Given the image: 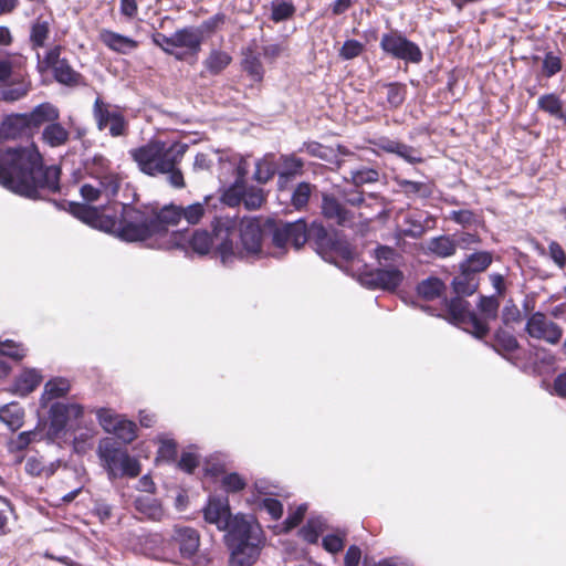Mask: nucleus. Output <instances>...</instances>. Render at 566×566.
Wrapping results in <instances>:
<instances>
[{
	"label": "nucleus",
	"instance_id": "obj_5",
	"mask_svg": "<svg viewBox=\"0 0 566 566\" xmlns=\"http://www.w3.org/2000/svg\"><path fill=\"white\" fill-rule=\"evenodd\" d=\"M105 221L108 233L125 242H144L155 237L153 205L120 203L119 214Z\"/></svg>",
	"mask_w": 566,
	"mask_h": 566
},
{
	"label": "nucleus",
	"instance_id": "obj_7",
	"mask_svg": "<svg viewBox=\"0 0 566 566\" xmlns=\"http://www.w3.org/2000/svg\"><path fill=\"white\" fill-rule=\"evenodd\" d=\"M97 452L111 480L117 478L135 479L142 472V464L138 459L132 457L127 449L120 447L111 438L99 442Z\"/></svg>",
	"mask_w": 566,
	"mask_h": 566
},
{
	"label": "nucleus",
	"instance_id": "obj_18",
	"mask_svg": "<svg viewBox=\"0 0 566 566\" xmlns=\"http://www.w3.org/2000/svg\"><path fill=\"white\" fill-rule=\"evenodd\" d=\"M231 516L228 497H209L207 505L203 507V517L207 523L214 524L218 530L222 531L229 526Z\"/></svg>",
	"mask_w": 566,
	"mask_h": 566
},
{
	"label": "nucleus",
	"instance_id": "obj_12",
	"mask_svg": "<svg viewBox=\"0 0 566 566\" xmlns=\"http://www.w3.org/2000/svg\"><path fill=\"white\" fill-rule=\"evenodd\" d=\"M525 332L531 338L543 340L549 345L559 344L564 334L560 325L549 319L545 313L539 311L528 316Z\"/></svg>",
	"mask_w": 566,
	"mask_h": 566
},
{
	"label": "nucleus",
	"instance_id": "obj_16",
	"mask_svg": "<svg viewBox=\"0 0 566 566\" xmlns=\"http://www.w3.org/2000/svg\"><path fill=\"white\" fill-rule=\"evenodd\" d=\"M228 546L231 549L230 566H252L260 557L262 536Z\"/></svg>",
	"mask_w": 566,
	"mask_h": 566
},
{
	"label": "nucleus",
	"instance_id": "obj_35",
	"mask_svg": "<svg viewBox=\"0 0 566 566\" xmlns=\"http://www.w3.org/2000/svg\"><path fill=\"white\" fill-rule=\"evenodd\" d=\"M417 294L424 301H433L446 291L444 282L437 276H429L417 284Z\"/></svg>",
	"mask_w": 566,
	"mask_h": 566
},
{
	"label": "nucleus",
	"instance_id": "obj_22",
	"mask_svg": "<svg viewBox=\"0 0 566 566\" xmlns=\"http://www.w3.org/2000/svg\"><path fill=\"white\" fill-rule=\"evenodd\" d=\"M241 67L254 82H262L264 67L261 62V53L255 40H252L241 52Z\"/></svg>",
	"mask_w": 566,
	"mask_h": 566
},
{
	"label": "nucleus",
	"instance_id": "obj_36",
	"mask_svg": "<svg viewBox=\"0 0 566 566\" xmlns=\"http://www.w3.org/2000/svg\"><path fill=\"white\" fill-rule=\"evenodd\" d=\"M0 420L7 424L10 430L17 431L23 426L24 409L17 402L4 405L0 408Z\"/></svg>",
	"mask_w": 566,
	"mask_h": 566
},
{
	"label": "nucleus",
	"instance_id": "obj_56",
	"mask_svg": "<svg viewBox=\"0 0 566 566\" xmlns=\"http://www.w3.org/2000/svg\"><path fill=\"white\" fill-rule=\"evenodd\" d=\"M86 169L90 176L95 179L113 171L111 169V161L103 155H95L91 163L86 165Z\"/></svg>",
	"mask_w": 566,
	"mask_h": 566
},
{
	"label": "nucleus",
	"instance_id": "obj_25",
	"mask_svg": "<svg viewBox=\"0 0 566 566\" xmlns=\"http://www.w3.org/2000/svg\"><path fill=\"white\" fill-rule=\"evenodd\" d=\"M22 136H32L25 114H10L3 117L0 124V137L17 139Z\"/></svg>",
	"mask_w": 566,
	"mask_h": 566
},
{
	"label": "nucleus",
	"instance_id": "obj_55",
	"mask_svg": "<svg viewBox=\"0 0 566 566\" xmlns=\"http://www.w3.org/2000/svg\"><path fill=\"white\" fill-rule=\"evenodd\" d=\"M265 201L263 190L256 187H244V196L242 202L248 210H256L261 208Z\"/></svg>",
	"mask_w": 566,
	"mask_h": 566
},
{
	"label": "nucleus",
	"instance_id": "obj_59",
	"mask_svg": "<svg viewBox=\"0 0 566 566\" xmlns=\"http://www.w3.org/2000/svg\"><path fill=\"white\" fill-rule=\"evenodd\" d=\"M501 318L503 324L506 326L520 323L522 321L521 311L512 300H510L503 307Z\"/></svg>",
	"mask_w": 566,
	"mask_h": 566
},
{
	"label": "nucleus",
	"instance_id": "obj_3",
	"mask_svg": "<svg viewBox=\"0 0 566 566\" xmlns=\"http://www.w3.org/2000/svg\"><path fill=\"white\" fill-rule=\"evenodd\" d=\"M189 146L181 142L167 144L150 139L147 144L128 150L140 172L149 177L167 176L168 184L177 189L186 187L180 164Z\"/></svg>",
	"mask_w": 566,
	"mask_h": 566
},
{
	"label": "nucleus",
	"instance_id": "obj_15",
	"mask_svg": "<svg viewBox=\"0 0 566 566\" xmlns=\"http://www.w3.org/2000/svg\"><path fill=\"white\" fill-rule=\"evenodd\" d=\"M175 238L178 245H181L185 249H190L199 255L208 254L213 247L214 253L217 254V245L220 243V240L214 238L212 228L211 233L203 229H197L192 231L191 234L176 232Z\"/></svg>",
	"mask_w": 566,
	"mask_h": 566
},
{
	"label": "nucleus",
	"instance_id": "obj_44",
	"mask_svg": "<svg viewBox=\"0 0 566 566\" xmlns=\"http://www.w3.org/2000/svg\"><path fill=\"white\" fill-rule=\"evenodd\" d=\"M42 381V375L36 369H24L15 381L17 389L28 395L36 389Z\"/></svg>",
	"mask_w": 566,
	"mask_h": 566
},
{
	"label": "nucleus",
	"instance_id": "obj_47",
	"mask_svg": "<svg viewBox=\"0 0 566 566\" xmlns=\"http://www.w3.org/2000/svg\"><path fill=\"white\" fill-rule=\"evenodd\" d=\"M296 12L295 6L291 1H273L271 3V15L270 19L274 23L290 20Z\"/></svg>",
	"mask_w": 566,
	"mask_h": 566
},
{
	"label": "nucleus",
	"instance_id": "obj_37",
	"mask_svg": "<svg viewBox=\"0 0 566 566\" xmlns=\"http://www.w3.org/2000/svg\"><path fill=\"white\" fill-rule=\"evenodd\" d=\"M70 389V381L65 378L57 377L49 380L44 386V391L41 397V405L45 406L49 401L53 399L66 396Z\"/></svg>",
	"mask_w": 566,
	"mask_h": 566
},
{
	"label": "nucleus",
	"instance_id": "obj_29",
	"mask_svg": "<svg viewBox=\"0 0 566 566\" xmlns=\"http://www.w3.org/2000/svg\"><path fill=\"white\" fill-rule=\"evenodd\" d=\"M459 273L451 281L453 293L459 296L473 295L480 286V277L463 268H459Z\"/></svg>",
	"mask_w": 566,
	"mask_h": 566
},
{
	"label": "nucleus",
	"instance_id": "obj_61",
	"mask_svg": "<svg viewBox=\"0 0 566 566\" xmlns=\"http://www.w3.org/2000/svg\"><path fill=\"white\" fill-rule=\"evenodd\" d=\"M323 532L319 523L310 520L300 531L302 538L308 544H316Z\"/></svg>",
	"mask_w": 566,
	"mask_h": 566
},
{
	"label": "nucleus",
	"instance_id": "obj_38",
	"mask_svg": "<svg viewBox=\"0 0 566 566\" xmlns=\"http://www.w3.org/2000/svg\"><path fill=\"white\" fill-rule=\"evenodd\" d=\"M30 90V81L25 80L24 77L19 80L14 78L7 85L6 88L2 90L1 96L6 102H15L27 96Z\"/></svg>",
	"mask_w": 566,
	"mask_h": 566
},
{
	"label": "nucleus",
	"instance_id": "obj_31",
	"mask_svg": "<svg viewBox=\"0 0 566 566\" xmlns=\"http://www.w3.org/2000/svg\"><path fill=\"white\" fill-rule=\"evenodd\" d=\"M41 140L51 148L62 147L69 143L70 132L59 120H55L43 128Z\"/></svg>",
	"mask_w": 566,
	"mask_h": 566
},
{
	"label": "nucleus",
	"instance_id": "obj_14",
	"mask_svg": "<svg viewBox=\"0 0 566 566\" xmlns=\"http://www.w3.org/2000/svg\"><path fill=\"white\" fill-rule=\"evenodd\" d=\"M84 409L77 403L54 402L49 410V436L57 438L65 430L69 419H80Z\"/></svg>",
	"mask_w": 566,
	"mask_h": 566
},
{
	"label": "nucleus",
	"instance_id": "obj_57",
	"mask_svg": "<svg viewBox=\"0 0 566 566\" xmlns=\"http://www.w3.org/2000/svg\"><path fill=\"white\" fill-rule=\"evenodd\" d=\"M364 51L365 45L361 42L355 39H348L343 43L338 55L340 59L348 61L360 56Z\"/></svg>",
	"mask_w": 566,
	"mask_h": 566
},
{
	"label": "nucleus",
	"instance_id": "obj_33",
	"mask_svg": "<svg viewBox=\"0 0 566 566\" xmlns=\"http://www.w3.org/2000/svg\"><path fill=\"white\" fill-rule=\"evenodd\" d=\"M427 250L437 258L447 259L455 254L457 242L451 235H438L428 241Z\"/></svg>",
	"mask_w": 566,
	"mask_h": 566
},
{
	"label": "nucleus",
	"instance_id": "obj_40",
	"mask_svg": "<svg viewBox=\"0 0 566 566\" xmlns=\"http://www.w3.org/2000/svg\"><path fill=\"white\" fill-rule=\"evenodd\" d=\"M520 344L510 332L499 328L494 333L493 348L501 355L510 354L518 349Z\"/></svg>",
	"mask_w": 566,
	"mask_h": 566
},
{
	"label": "nucleus",
	"instance_id": "obj_50",
	"mask_svg": "<svg viewBox=\"0 0 566 566\" xmlns=\"http://www.w3.org/2000/svg\"><path fill=\"white\" fill-rule=\"evenodd\" d=\"M500 302L495 296H480L478 308L483 316L481 319L486 324L488 321L495 319L497 317Z\"/></svg>",
	"mask_w": 566,
	"mask_h": 566
},
{
	"label": "nucleus",
	"instance_id": "obj_8",
	"mask_svg": "<svg viewBox=\"0 0 566 566\" xmlns=\"http://www.w3.org/2000/svg\"><path fill=\"white\" fill-rule=\"evenodd\" d=\"M379 48L386 56L405 63L419 64L423 60L420 46L397 29L381 34Z\"/></svg>",
	"mask_w": 566,
	"mask_h": 566
},
{
	"label": "nucleus",
	"instance_id": "obj_30",
	"mask_svg": "<svg viewBox=\"0 0 566 566\" xmlns=\"http://www.w3.org/2000/svg\"><path fill=\"white\" fill-rule=\"evenodd\" d=\"M376 91L379 90L386 92V102L390 109H397L406 101L407 97V85L401 82H389V83H382L377 82L376 83Z\"/></svg>",
	"mask_w": 566,
	"mask_h": 566
},
{
	"label": "nucleus",
	"instance_id": "obj_39",
	"mask_svg": "<svg viewBox=\"0 0 566 566\" xmlns=\"http://www.w3.org/2000/svg\"><path fill=\"white\" fill-rule=\"evenodd\" d=\"M50 31L49 21L42 19V17L36 18L31 24L30 30V43L32 49L36 50L43 48L49 39Z\"/></svg>",
	"mask_w": 566,
	"mask_h": 566
},
{
	"label": "nucleus",
	"instance_id": "obj_13",
	"mask_svg": "<svg viewBox=\"0 0 566 566\" xmlns=\"http://www.w3.org/2000/svg\"><path fill=\"white\" fill-rule=\"evenodd\" d=\"M403 273L397 268L366 269L360 272V283L371 290L395 291L403 281Z\"/></svg>",
	"mask_w": 566,
	"mask_h": 566
},
{
	"label": "nucleus",
	"instance_id": "obj_49",
	"mask_svg": "<svg viewBox=\"0 0 566 566\" xmlns=\"http://www.w3.org/2000/svg\"><path fill=\"white\" fill-rule=\"evenodd\" d=\"M0 356L19 363L27 356V349L23 344L12 339L0 340Z\"/></svg>",
	"mask_w": 566,
	"mask_h": 566
},
{
	"label": "nucleus",
	"instance_id": "obj_43",
	"mask_svg": "<svg viewBox=\"0 0 566 566\" xmlns=\"http://www.w3.org/2000/svg\"><path fill=\"white\" fill-rule=\"evenodd\" d=\"M96 179L98 180V188L102 196H105L108 200H112L118 195L122 185V177L118 172L112 171Z\"/></svg>",
	"mask_w": 566,
	"mask_h": 566
},
{
	"label": "nucleus",
	"instance_id": "obj_62",
	"mask_svg": "<svg viewBox=\"0 0 566 566\" xmlns=\"http://www.w3.org/2000/svg\"><path fill=\"white\" fill-rule=\"evenodd\" d=\"M406 229L403 230V234L409 238L419 239L426 232V227L422 221L409 214L406 217Z\"/></svg>",
	"mask_w": 566,
	"mask_h": 566
},
{
	"label": "nucleus",
	"instance_id": "obj_46",
	"mask_svg": "<svg viewBox=\"0 0 566 566\" xmlns=\"http://www.w3.org/2000/svg\"><path fill=\"white\" fill-rule=\"evenodd\" d=\"M564 103L562 98L555 93H546L538 97L537 108L549 116L556 118L563 108Z\"/></svg>",
	"mask_w": 566,
	"mask_h": 566
},
{
	"label": "nucleus",
	"instance_id": "obj_64",
	"mask_svg": "<svg viewBox=\"0 0 566 566\" xmlns=\"http://www.w3.org/2000/svg\"><path fill=\"white\" fill-rule=\"evenodd\" d=\"M548 256L558 269L564 270L566 268V252L557 241L548 243Z\"/></svg>",
	"mask_w": 566,
	"mask_h": 566
},
{
	"label": "nucleus",
	"instance_id": "obj_21",
	"mask_svg": "<svg viewBox=\"0 0 566 566\" xmlns=\"http://www.w3.org/2000/svg\"><path fill=\"white\" fill-rule=\"evenodd\" d=\"M29 124L31 134L39 132L42 126H46L52 122L59 120L60 109L50 102H43L36 105L30 113H24Z\"/></svg>",
	"mask_w": 566,
	"mask_h": 566
},
{
	"label": "nucleus",
	"instance_id": "obj_32",
	"mask_svg": "<svg viewBox=\"0 0 566 566\" xmlns=\"http://www.w3.org/2000/svg\"><path fill=\"white\" fill-rule=\"evenodd\" d=\"M493 255L489 251H476L468 255L463 261L460 262L459 268H463L471 274L480 277L481 273L488 270L492 264Z\"/></svg>",
	"mask_w": 566,
	"mask_h": 566
},
{
	"label": "nucleus",
	"instance_id": "obj_53",
	"mask_svg": "<svg viewBox=\"0 0 566 566\" xmlns=\"http://www.w3.org/2000/svg\"><path fill=\"white\" fill-rule=\"evenodd\" d=\"M245 185L233 182L221 195V201L229 207H237L242 202Z\"/></svg>",
	"mask_w": 566,
	"mask_h": 566
},
{
	"label": "nucleus",
	"instance_id": "obj_17",
	"mask_svg": "<svg viewBox=\"0 0 566 566\" xmlns=\"http://www.w3.org/2000/svg\"><path fill=\"white\" fill-rule=\"evenodd\" d=\"M322 214L326 220L337 226H347L354 221V213L346 208L345 203L334 193H322Z\"/></svg>",
	"mask_w": 566,
	"mask_h": 566
},
{
	"label": "nucleus",
	"instance_id": "obj_54",
	"mask_svg": "<svg viewBox=\"0 0 566 566\" xmlns=\"http://www.w3.org/2000/svg\"><path fill=\"white\" fill-rule=\"evenodd\" d=\"M24 470L31 476H41L42 474L50 476L54 473L52 468H46L43 458L36 455L27 459Z\"/></svg>",
	"mask_w": 566,
	"mask_h": 566
},
{
	"label": "nucleus",
	"instance_id": "obj_48",
	"mask_svg": "<svg viewBox=\"0 0 566 566\" xmlns=\"http://www.w3.org/2000/svg\"><path fill=\"white\" fill-rule=\"evenodd\" d=\"M38 432L29 430L20 432L17 437L11 438L7 443L9 453L15 454L25 451L29 446L36 440Z\"/></svg>",
	"mask_w": 566,
	"mask_h": 566
},
{
	"label": "nucleus",
	"instance_id": "obj_20",
	"mask_svg": "<svg viewBox=\"0 0 566 566\" xmlns=\"http://www.w3.org/2000/svg\"><path fill=\"white\" fill-rule=\"evenodd\" d=\"M224 531H227L228 545L260 537L262 533L259 527H254L250 521L240 514L231 516L229 526Z\"/></svg>",
	"mask_w": 566,
	"mask_h": 566
},
{
	"label": "nucleus",
	"instance_id": "obj_9",
	"mask_svg": "<svg viewBox=\"0 0 566 566\" xmlns=\"http://www.w3.org/2000/svg\"><path fill=\"white\" fill-rule=\"evenodd\" d=\"M464 297L455 295L446 301L450 321L474 337L482 339L490 332L489 324L470 310V303Z\"/></svg>",
	"mask_w": 566,
	"mask_h": 566
},
{
	"label": "nucleus",
	"instance_id": "obj_19",
	"mask_svg": "<svg viewBox=\"0 0 566 566\" xmlns=\"http://www.w3.org/2000/svg\"><path fill=\"white\" fill-rule=\"evenodd\" d=\"M369 143L385 153L399 156L409 164H419L423 161L420 153L415 147L399 140L381 136L370 140Z\"/></svg>",
	"mask_w": 566,
	"mask_h": 566
},
{
	"label": "nucleus",
	"instance_id": "obj_2",
	"mask_svg": "<svg viewBox=\"0 0 566 566\" xmlns=\"http://www.w3.org/2000/svg\"><path fill=\"white\" fill-rule=\"evenodd\" d=\"M214 238L220 240L217 245V256L222 264L228 265L235 260L260 256L262 254V242L264 237H270L272 244L275 243V228L284 226V221L277 218H266L261 221L256 218L241 222L239 228V242H234L237 234V220L229 216H217L210 223Z\"/></svg>",
	"mask_w": 566,
	"mask_h": 566
},
{
	"label": "nucleus",
	"instance_id": "obj_10",
	"mask_svg": "<svg viewBox=\"0 0 566 566\" xmlns=\"http://www.w3.org/2000/svg\"><path fill=\"white\" fill-rule=\"evenodd\" d=\"M62 50V45H54L43 59L46 67L52 70L54 80L69 87L86 85L83 74L74 70L65 57H61Z\"/></svg>",
	"mask_w": 566,
	"mask_h": 566
},
{
	"label": "nucleus",
	"instance_id": "obj_41",
	"mask_svg": "<svg viewBox=\"0 0 566 566\" xmlns=\"http://www.w3.org/2000/svg\"><path fill=\"white\" fill-rule=\"evenodd\" d=\"M232 61L229 53L220 50H212L203 64L207 71L212 75L220 74Z\"/></svg>",
	"mask_w": 566,
	"mask_h": 566
},
{
	"label": "nucleus",
	"instance_id": "obj_1",
	"mask_svg": "<svg viewBox=\"0 0 566 566\" xmlns=\"http://www.w3.org/2000/svg\"><path fill=\"white\" fill-rule=\"evenodd\" d=\"M61 174L60 166L44 165L35 145L0 148V184L17 195L38 200L43 191L57 193Z\"/></svg>",
	"mask_w": 566,
	"mask_h": 566
},
{
	"label": "nucleus",
	"instance_id": "obj_24",
	"mask_svg": "<svg viewBox=\"0 0 566 566\" xmlns=\"http://www.w3.org/2000/svg\"><path fill=\"white\" fill-rule=\"evenodd\" d=\"M304 161L295 155H282L277 166V186L285 189L292 180L303 174Z\"/></svg>",
	"mask_w": 566,
	"mask_h": 566
},
{
	"label": "nucleus",
	"instance_id": "obj_42",
	"mask_svg": "<svg viewBox=\"0 0 566 566\" xmlns=\"http://www.w3.org/2000/svg\"><path fill=\"white\" fill-rule=\"evenodd\" d=\"M108 432H113L124 443H132L137 438V424L120 417Z\"/></svg>",
	"mask_w": 566,
	"mask_h": 566
},
{
	"label": "nucleus",
	"instance_id": "obj_45",
	"mask_svg": "<svg viewBox=\"0 0 566 566\" xmlns=\"http://www.w3.org/2000/svg\"><path fill=\"white\" fill-rule=\"evenodd\" d=\"M314 189L315 186L306 181L296 185L291 195V205L295 210L301 211L307 207Z\"/></svg>",
	"mask_w": 566,
	"mask_h": 566
},
{
	"label": "nucleus",
	"instance_id": "obj_63",
	"mask_svg": "<svg viewBox=\"0 0 566 566\" xmlns=\"http://www.w3.org/2000/svg\"><path fill=\"white\" fill-rule=\"evenodd\" d=\"M221 483H222L223 489L230 493L240 492L247 485L244 479L235 472L224 475L222 478Z\"/></svg>",
	"mask_w": 566,
	"mask_h": 566
},
{
	"label": "nucleus",
	"instance_id": "obj_23",
	"mask_svg": "<svg viewBox=\"0 0 566 566\" xmlns=\"http://www.w3.org/2000/svg\"><path fill=\"white\" fill-rule=\"evenodd\" d=\"M153 220L155 237L167 234L170 226H177L181 220L180 206L174 203L158 208L153 205Z\"/></svg>",
	"mask_w": 566,
	"mask_h": 566
},
{
	"label": "nucleus",
	"instance_id": "obj_58",
	"mask_svg": "<svg viewBox=\"0 0 566 566\" xmlns=\"http://www.w3.org/2000/svg\"><path fill=\"white\" fill-rule=\"evenodd\" d=\"M205 205L196 202L187 207L180 206L181 219H185L189 224H198L205 216Z\"/></svg>",
	"mask_w": 566,
	"mask_h": 566
},
{
	"label": "nucleus",
	"instance_id": "obj_26",
	"mask_svg": "<svg viewBox=\"0 0 566 566\" xmlns=\"http://www.w3.org/2000/svg\"><path fill=\"white\" fill-rule=\"evenodd\" d=\"M98 38L106 48L118 54H129L139 46L138 41L107 29L101 30Z\"/></svg>",
	"mask_w": 566,
	"mask_h": 566
},
{
	"label": "nucleus",
	"instance_id": "obj_60",
	"mask_svg": "<svg viewBox=\"0 0 566 566\" xmlns=\"http://www.w3.org/2000/svg\"><path fill=\"white\" fill-rule=\"evenodd\" d=\"M226 19H227V17L224 13H222V12L216 13L214 15L205 20L200 24V28L198 29V31L200 32L201 35H203V33L212 34L226 23Z\"/></svg>",
	"mask_w": 566,
	"mask_h": 566
},
{
	"label": "nucleus",
	"instance_id": "obj_34",
	"mask_svg": "<svg viewBox=\"0 0 566 566\" xmlns=\"http://www.w3.org/2000/svg\"><path fill=\"white\" fill-rule=\"evenodd\" d=\"M397 182L407 198L428 199L433 195L434 184L432 181L422 182L408 179H398Z\"/></svg>",
	"mask_w": 566,
	"mask_h": 566
},
{
	"label": "nucleus",
	"instance_id": "obj_11",
	"mask_svg": "<svg viewBox=\"0 0 566 566\" xmlns=\"http://www.w3.org/2000/svg\"><path fill=\"white\" fill-rule=\"evenodd\" d=\"M93 117L99 130L108 129L112 137L126 136L128 133V123L117 106L104 102L96 97L93 104Z\"/></svg>",
	"mask_w": 566,
	"mask_h": 566
},
{
	"label": "nucleus",
	"instance_id": "obj_52",
	"mask_svg": "<svg viewBox=\"0 0 566 566\" xmlns=\"http://www.w3.org/2000/svg\"><path fill=\"white\" fill-rule=\"evenodd\" d=\"M275 175H277V167L273 161L264 159V160H259L256 163L253 178L259 184H266Z\"/></svg>",
	"mask_w": 566,
	"mask_h": 566
},
{
	"label": "nucleus",
	"instance_id": "obj_27",
	"mask_svg": "<svg viewBox=\"0 0 566 566\" xmlns=\"http://www.w3.org/2000/svg\"><path fill=\"white\" fill-rule=\"evenodd\" d=\"M70 210L81 221L108 232L105 220L111 219V216L101 213L97 208L85 203L72 202Z\"/></svg>",
	"mask_w": 566,
	"mask_h": 566
},
{
	"label": "nucleus",
	"instance_id": "obj_6",
	"mask_svg": "<svg viewBox=\"0 0 566 566\" xmlns=\"http://www.w3.org/2000/svg\"><path fill=\"white\" fill-rule=\"evenodd\" d=\"M147 543L157 546L158 555L164 559L181 558L199 564L197 553L200 547V534L193 527L176 525L169 538L154 534Z\"/></svg>",
	"mask_w": 566,
	"mask_h": 566
},
{
	"label": "nucleus",
	"instance_id": "obj_51",
	"mask_svg": "<svg viewBox=\"0 0 566 566\" xmlns=\"http://www.w3.org/2000/svg\"><path fill=\"white\" fill-rule=\"evenodd\" d=\"M563 70V61L562 57L556 55L553 51H548L545 53L542 63V74L546 78H551L555 76Z\"/></svg>",
	"mask_w": 566,
	"mask_h": 566
},
{
	"label": "nucleus",
	"instance_id": "obj_28",
	"mask_svg": "<svg viewBox=\"0 0 566 566\" xmlns=\"http://www.w3.org/2000/svg\"><path fill=\"white\" fill-rule=\"evenodd\" d=\"M175 48H185L191 55H197L201 50L202 35L192 27H186L174 33Z\"/></svg>",
	"mask_w": 566,
	"mask_h": 566
},
{
	"label": "nucleus",
	"instance_id": "obj_4",
	"mask_svg": "<svg viewBox=\"0 0 566 566\" xmlns=\"http://www.w3.org/2000/svg\"><path fill=\"white\" fill-rule=\"evenodd\" d=\"M275 243L279 249H285L291 243L295 249L302 248L307 241H312L318 253L326 256H340L349 260L353 252L348 242L337 235L329 233L322 222H312L307 226L304 219L294 222H285L284 226L275 228Z\"/></svg>",
	"mask_w": 566,
	"mask_h": 566
}]
</instances>
